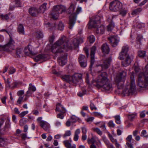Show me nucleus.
<instances>
[{
    "label": "nucleus",
    "instance_id": "nucleus-53",
    "mask_svg": "<svg viewBox=\"0 0 148 148\" xmlns=\"http://www.w3.org/2000/svg\"><path fill=\"white\" fill-rule=\"evenodd\" d=\"M21 83L20 82H15L12 84V86L11 87L12 88H15L17 87Z\"/></svg>",
    "mask_w": 148,
    "mask_h": 148
},
{
    "label": "nucleus",
    "instance_id": "nucleus-47",
    "mask_svg": "<svg viewBox=\"0 0 148 148\" xmlns=\"http://www.w3.org/2000/svg\"><path fill=\"white\" fill-rule=\"evenodd\" d=\"M75 9V7L74 5L72 4L71 5L69 8V13L73 12L74 10Z\"/></svg>",
    "mask_w": 148,
    "mask_h": 148
},
{
    "label": "nucleus",
    "instance_id": "nucleus-24",
    "mask_svg": "<svg viewBox=\"0 0 148 148\" xmlns=\"http://www.w3.org/2000/svg\"><path fill=\"white\" fill-rule=\"evenodd\" d=\"M17 32L20 34H25V30L23 25L20 24H19L17 29Z\"/></svg>",
    "mask_w": 148,
    "mask_h": 148
},
{
    "label": "nucleus",
    "instance_id": "nucleus-15",
    "mask_svg": "<svg viewBox=\"0 0 148 148\" xmlns=\"http://www.w3.org/2000/svg\"><path fill=\"white\" fill-rule=\"evenodd\" d=\"M111 60L112 58L111 57L103 59V63L101 66H99V67L101 68L102 69H107L110 65Z\"/></svg>",
    "mask_w": 148,
    "mask_h": 148
},
{
    "label": "nucleus",
    "instance_id": "nucleus-20",
    "mask_svg": "<svg viewBox=\"0 0 148 148\" xmlns=\"http://www.w3.org/2000/svg\"><path fill=\"white\" fill-rule=\"evenodd\" d=\"M102 51L104 53L108 54L110 51V48L108 45L106 44H103L101 47Z\"/></svg>",
    "mask_w": 148,
    "mask_h": 148
},
{
    "label": "nucleus",
    "instance_id": "nucleus-35",
    "mask_svg": "<svg viewBox=\"0 0 148 148\" xmlns=\"http://www.w3.org/2000/svg\"><path fill=\"white\" fill-rule=\"evenodd\" d=\"M63 143L66 148H71L72 147L71 143L68 140L64 141Z\"/></svg>",
    "mask_w": 148,
    "mask_h": 148
},
{
    "label": "nucleus",
    "instance_id": "nucleus-44",
    "mask_svg": "<svg viewBox=\"0 0 148 148\" xmlns=\"http://www.w3.org/2000/svg\"><path fill=\"white\" fill-rule=\"evenodd\" d=\"M90 43H93L95 40V38L93 35H90L88 38Z\"/></svg>",
    "mask_w": 148,
    "mask_h": 148
},
{
    "label": "nucleus",
    "instance_id": "nucleus-59",
    "mask_svg": "<svg viewBox=\"0 0 148 148\" xmlns=\"http://www.w3.org/2000/svg\"><path fill=\"white\" fill-rule=\"evenodd\" d=\"M15 1L16 6L21 7V4L20 2V0H15Z\"/></svg>",
    "mask_w": 148,
    "mask_h": 148
},
{
    "label": "nucleus",
    "instance_id": "nucleus-39",
    "mask_svg": "<svg viewBox=\"0 0 148 148\" xmlns=\"http://www.w3.org/2000/svg\"><path fill=\"white\" fill-rule=\"evenodd\" d=\"M142 39V37L141 36L138 35L136 38V43L140 45L141 44V41Z\"/></svg>",
    "mask_w": 148,
    "mask_h": 148
},
{
    "label": "nucleus",
    "instance_id": "nucleus-37",
    "mask_svg": "<svg viewBox=\"0 0 148 148\" xmlns=\"http://www.w3.org/2000/svg\"><path fill=\"white\" fill-rule=\"evenodd\" d=\"M9 14H6L3 15V14H1L0 15V17L3 20H7L9 18Z\"/></svg>",
    "mask_w": 148,
    "mask_h": 148
},
{
    "label": "nucleus",
    "instance_id": "nucleus-50",
    "mask_svg": "<svg viewBox=\"0 0 148 148\" xmlns=\"http://www.w3.org/2000/svg\"><path fill=\"white\" fill-rule=\"evenodd\" d=\"M100 127L101 129L103 131H104L106 129L105 126V123L104 122H102L101 123Z\"/></svg>",
    "mask_w": 148,
    "mask_h": 148
},
{
    "label": "nucleus",
    "instance_id": "nucleus-36",
    "mask_svg": "<svg viewBox=\"0 0 148 148\" xmlns=\"http://www.w3.org/2000/svg\"><path fill=\"white\" fill-rule=\"evenodd\" d=\"M146 55V52L145 51H140L138 52V56L142 58H144Z\"/></svg>",
    "mask_w": 148,
    "mask_h": 148
},
{
    "label": "nucleus",
    "instance_id": "nucleus-60",
    "mask_svg": "<svg viewBox=\"0 0 148 148\" xmlns=\"http://www.w3.org/2000/svg\"><path fill=\"white\" fill-rule=\"evenodd\" d=\"M105 143L107 145L108 148H110L113 146V145L112 144H111L108 140L106 141H105Z\"/></svg>",
    "mask_w": 148,
    "mask_h": 148
},
{
    "label": "nucleus",
    "instance_id": "nucleus-30",
    "mask_svg": "<svg viewBox=\"0 0 148 148\" xmlns=\"http://www.w3.org/2000/svg\"><path fill=\"white\" fill-rule=\"evenodd\" d=\"M23 51L21 49H17L16 51V54L18 57H20L23 56Z\"/></svg>",
    "mask_w": 148,
    "mask_h": 148
},
{
    "label": "nucleus",
    "instance_id": "nucleus-21",
    "mask_svg": "<svg viewBox=\"0 0 148 148\" xmlns=\"http://www.w3.org/2000/svg\"><path fill=\"white\" fill-rule=\"evenodd\" d=\"M29 14L32 16H35L38 13V11L37 9L34 7L30 8L29 9Z\"/></svg>",
    "mask_w": 148,
    "mask_h": 148
},
{
    "label": "nucleus",
    "instance_id": "nucleus-5",
    "mask_svg": "<svg viewBox=\"0 0 148 148\" xmlns=\"http://www.w3.org/2000/svg\"><path fill=\"white\" fill-rule=\"evenodd\" d=\"M66 10V8L64 6L62 5L55 6L52 9L50 17L54 19H56L58 18L59 14L65 12Z\"/></svg>",
    "mask_w": 148,
    "mask_h": 148
},
{
    "label": "nucleus",
    "instance_id": "nucleus-23",
    "mask_svg": "<svg viewBox=\"0 0 148 148\" xmlns=\"http://www.w3.org/2000/svg\"><path fill=\"white\" fill-rule=\"evenodd\" d=\"M96 33L97 34H103L105 31V28L103 25H101L99 27H96Z\"/></svg>",
    "mask_w": 148,
    "mask_h": 148
},
{
    "label": "nucleus",
    "instance_id": "nucleus-11",
    "mask_svg": "<svg viewBox=\"0 0 148 148\" xmlns=\"http://www.w3.org/2000/svg\"><path fill=\"white\" fill-rule=\"evenodd\" d=\"M100 17L98 15L94 16L92 18L90 19L88 24L89 25V28H96L97 24L100 23Z\"/></svg>",
    "mask_w": 148,
    "mask_h": 148
},
{
    "label": "nucleus",
    "instance_id": "nucleus-12",
    "mask_svg": "<svg viewBox=\"0 0 148 148\" xmlns=\"http://www.w3.org/2000/svg\"><path fill=\"white\" fill-rule=\"evenodd\" d=\"M78 61L80 66L83 68L86 67L87 66V60L84 55L80 54L78 58Z\"/></svg>",
    "mask_w": 148,
    "mask_h": 148
},
{
    "label": "nucleus",
    "instance_id": "nucleus-49",
    "mask_svg": "<svg viewBox=\"0 0 148 148\" xmlns=\"http://www.w3.org/2000/svg\"><path fill=\"white\" fill-rule=\"evenodd\" d=\"M100 127L101 129L103 131H104L106 129L105 126V123L104 122H102L101 123Z\"/></svg>",
    "mask_w": 148,
    "mask_h": 148
},
{
    "label": "nucleus",
    "instance_id": "nucleus-22",
    "mask_svg": "<svg viewBox=\"0 0 148 148\" xmlns=\"http://www.w3.org/2000/svg\"><path fill=\"white\" fill-rule=\"evenodd\" d=\"M40 126L45 131H48L50 127V125L47 122L42 121L40 125Z\"/></svg>",
    "mask_w": 148,
    "mask_h": 148
},
{
    "label": "nucleus",
    "instance_id": "nucleus-64",
    "mask_svg": "<svg viewBox=\"0 0 148 148\" xmlns=\"http://www.w3.org/2000/svg\"><path fill=\"white\" fill-rule=\"evenodd\" d=\"M28 111H26L22 112L21 114H20V116L21 117H22L24 116L26 114L28 113Z\"/></svg>",
    "mask_w": 148,
    "mask_h": 148
},
{
    "label": "nucleus",
    "instance_id": "nucleus-63",
    "mask_svg": "<svg viewBox=\"0 0 148 148\" xmlns=\"http://www.w3.org/2000/svg\"><path fill=\"white\" fill-rule=\"evenodd\" d=\"M55 38V37L53 35H52L49 38V42L51 43H52Z\"/></svg>",
    "mask_w": 148,
    "mask_h": 148
},
{
    "label": "nucleus",
    "instance_id": "nucleus-54",
    "mask_svg": "<svg viewBox=\"0 0 148 148\" xmlns=\"http://www.w3.org/2000/svg\"><path fill=\"white\" fill-rule=\"evenodd\" d=\"M90 107L91 110H96L97 109V108L95 106L94 104L92 103L91 101L90 102Z\"/></svg>",
    "mask_w": 148,
    "mask_h": 148
},
{
    "label": "nucleus",
    "instance_id": "nucleus-17",
    "mask_svg": "<svg viewBox=\"0 0 148 148\" xmlns=\"http://www.w3.org/2000/svg\"><path fill=\"white\" fill-rule=\"evenodd\" d=\"M133 58L131 57L129 55L124 56L125 60L122 62V65L124 66L127 67L129 66L133 60Z\"/></svg>",
    "mask_w": 148,
    "mask_h": 148
},
{
    "label": "nucleus",
    "instance_id": "nucleus-58",
    "mask_svg": "<svg viewBox=\"0 0 148 148\" xmlns=\"http://www.w3.org/2000/svg\"><path fill=\"white\" fill-rule=\"evenodd\" d=\"M86 90L83 91L82 92H79L77 94L80 97H82L86 93Z\"/></svg>",
    "mask_w": 148,
    "mask_h": 148
},
{
    "label": "nucleus",
    "instance_id": "nucleus-32",
    "mask_svg": "<svg viewBox=\"0 0 148 148\" xmlns=\"http://www.w3.org/2000/svg\"><path fill=\"white\" fill-rule=\"evenodd\" d=\"M46 27H48L51 30H52L53 29H54L55 27L56 26V24L55 23L51 24L49 23H48L47 24H46Z\"/></svg>",
    "mask_w": 148,
    "mask_h": 148
},
{
    "label": "nucleus",
    "instance_id": "nucleus-61",
    "mask_svg": "<svg viewBox=\"0 0 148 148\" xmlns=\"http://www.w3.org/2000/svg\"><path fill=\"white\" fill-rule=\"evenodd\" d=\"M24 92L23 90H20L18 91L17 94L18 96H22L24 94Z\"/></svg>",
    "mask_w": 148,
    "mask_h": 148
},
{
    "label": "nucleus",
    "instance_id": "nucleus-3",
    "mask_svg": "<svg viewBox=\"0 0 148 148\" xmlns=\"http://www.w3.org/2000/svg\"><path fill=\"white\" fill-rule=\"evenodd\" d=\"M145 71L138 75V85L141 88L148 87V64L145 66Z\"/></svg>",
    "mask_w": 148,
    "mask_h": 148
},
{
    "label": "nucleus",
    "instance_id": "nucleus-33",
    "mask_svg": "<svg viewBox=\"0 0 148 148\" xmlns=\"http://www.w3.org/2000/svg\"><path fill=\"white\" fill-rule=\"evenodd\" d=\"M66 112H65L64 110H63L62 112H60L59 113L57 114V118L60 119H63L64 118V114Z\"/></svg>",
    "mask_w": 148,
    "mask_h": 148
},
{
    "label": "nucleus",
    "instance_id": "nucleus-28",
    "mask_svg": "<svg viewBox=\"0 0 148 148\" xmlns=\"http://www.w3.org/2000/svg\"><path fill=\"white\" fill-rule=\"evenodd\" d=\"M26 47L30 54L32 55H35L36 54L37 52L34 51V49L32 46L29 45Z\"/></svg>",
    "mask_w": 148,
    "mask_h": 148
},
{
    "label": "nucleus",
    "instance_id": "nucleus-8",
    "mask_svg": "<svg viewBox=\"0 0 148 148\" xmlns=\"http://www.w3.org/2000/svg\"><path fill=\"white\" fill-rule=\"evenodd\" d=\"M14 40L12 39V37L10 35V40L8 42L4 45H0V47L1 49L7 52H9L12 50L14 49Z\"/></svg>",
    "mask_w": 148,
    "mask_h": 148
},
{
    "label": "nucleus",
    "instance_id": "nucleus-10",
    "mask_svg": "<svg viewBox=\"0 0 148 148\" xmlns=\"http://www.w3.org/2000/svg\"><path fill=\"white\" fill-rule=\"evenodd\" d=\"M82 8L81 7H78L77 9V13H75L71 14L69 16V28L71 29L73 27L76 22L77 18V15L81 10Z\"/></svg>",
    "mask_w": 148,
    "mask_h": 148
},
{
    "label": "nucleus",
    "instance_id": "nucleus-42",
    "mask_svg": "<svg viewBox=\"0 0 148 148\" xmlns=\"http://www.w3.org/2000/svg\"><path fill=\"white\" fill-rule=\"evenodd\" d=\"M71 134V132L70 130H67L66 131L64 134L63 135V137L64 138H66L67 137L69 136Z\"/></svg>",
    "mask_w": 148,
    "mask_h": 148
},
{
    "label": "nucleus",
    "instance_id": "nucleus-41",
    "mask_svg": "<svg viewBox=\"0 0 148 148\" xmlns=\"http://www.w3.org/2000/svg\"><path fill=\"white\" fill-rule=\"evenodd\" d=\"M92 130L96 132L99 135H102V132L99 128H93Z\"/></svg>",
    "mask_w": 148,
    "mask_h": 148
},
{
    "label": "nucleus",
    "instance_id": "nucleus-45",
    "mask_svg": "<svg viewBox=\"0 0 148 148\" xmlns=\"http://www.w3.org/2000/svg\"><path fill=\"white\" fill-rule=\"evenodd\" d=\"M119 11H120V14L123 16H125L127 13V10L125 9H122V8H121Z\"/></svg>",
    "mask_w": 148,
    "mask_h": 148
},
{
    "label": "nucleus",
    "instance_id": "nucleus-27",
    "mask_svg": "<svg viewBox=\"0 0 148 148\" xmlns=\"http://www.w3.org/2000/svg\"><path fill=\"white\" fill-rule=\"evenodd\" d=\"M47 3H44L42 4L39 8L38 10V12L40 13H44L46 9Z\"/></svg>",
    "mask_w": 148,
    "mask_h": 148
},
{
    "label": "nucleus",
    "instance_id": "nucleus-46",
    "mask_svg": "<svg viewBox=\"0 0 148 148\" xmlns=\"http://www.w3.org/2000/svg\"><path fill=\"white\" fill-rule=\"evenodd\" d=\"M36 36L37 38H40L43 37V35L42 32L40 31H38L36 33Z\"/></svg>",
    "mask_w": 148,
    "mask_h": 148
},
{
    "label": "nucleus",
    "instance_id": "nucleus-57",
    "mask_svg": "<svg viewBox=\"0 0 148 148\" xmlns=\"http://www.w3.org/2000/svg\"><path fill=\"white\" fill-rule=\"evenodd\" d=\"M21 131L19 129H17L15 134V135L17 136L20 137L21 136L20 134L21 133Z\"/></svg>",
    "mask_w": 148,
    "mask_h": 148
},
{
    "label": "nucleus",
    "instance_id": "nucleus-14",
    "mask_svg": "<svg viewBox=\"0 0 148 148\" xmlns=\"http://www.w3.org/2000/svg\"><path fill=\"white\" fill-rule=\"evenodd\" d=\"M129 47L128 45L123 46L122 47V51L119 55V58L121 60H123L124 56H125L128 55V52Z\"/></svg>",
    "mask_w": 148,
    "mask_h": 148
},
{
    "label": "nucleus",
    "instance_id": "nucleus-2",
    "mask_svg": "<svg viewBox=\"0 0 148 148\" xmlns=\"http://www.w3.org/2000/svg\"><path fill=\"white\" fill-rule=\"evenodd\" d=\"M96 85L99 88H102L106 91H111L113 88L111 82L108 77L107 73L104 72L98 76Z\"/></svg>",
    "mask_w": 148,
    "mask_h": 148
},
{
    "label": "nucleus",
    "instance_id": "nucleus-1",
    "mask_svg": "<svg viewBox=\"0 0 148 148\" xmlns=\"http://www.w3.org/2000/svg\"><path fill=\"white\" fill-rule=\"evenodd\" d=\"M72 49L69 41L67 40L66 37L64 36L54 44L52 47V50L56 56L58 55V53H62V55L58 58V62L62 66L66 63L67 56L66 53L63 52L71 50Z\"/></svg>",
    "mask_w": 148,
    "mask_h": 148
},
{
    "label": "nucleus",
    "instance_id": "nucleus-52",
    "mask_svg": "<svg viewBox=\"0 0 148 148\" xmlns=\"http://www.w3.org/2000/svg\"><path fill=\"white\" fill-rule=\"evenodd\" d=\"M59 29L60 30H63L64 26L62 22H60L59 23L58 25Z\"/></svg>",
    "mask_w": 148,
    "mask_h": 148
},
{
    "label": "nucleus",
    "instance_id": "nucleus-9",
    "mask_svg": "<svg viewBox=\"0 0 148 148\" xmlns=\"http://www.w3.org/2000/svg\"><path fill=\"white\" fill-rule=\"evenodd\" d=\"M122 3L120 1L114 0L110 3L109 8L111 10L116 12L120 10L122 8Z\"/></svg>",
    "mask_w": 148,
    "mask_h": 148
},
{
    "label": "nucleus",
    "instance_id": "nucleus-34",
    "mask_svg": "<svg viewBox=\"0 0 148 148\" xmlns=\"http://www.w3.org/2000/svg\"><path fill=\"white\" fill-rule=\"evenodd\" d=\"M136 116V114L135 113L130 114L128 115V119L130 121H132L135 118Z\"/></svg>",
    "mask_w": 148,
    "mask_h": 148
},
{
    "label": "nucleus",
    "instance_id": "nucleus-56",
    "mask_svg": "<svg viewBox=\"0 0 148 148\" xmlns=\"http://www.w3.org/2000/svg\"><path fill=\"white\" fill-rule=\"evenodd\" d=\"M5 82L6 84V86L7 87L11 88L12 86L10 85V82L9 81L8 79L6 80L4 79Z\"/></svg>",
    "mask_w": 148,
    "mask_h": 148
},
{
    "label": "nucleus",
    "instance_id": "nucleus-7",
    "mask_svg": "<svg viewBox=\"0 0 148 148\" xmlns=\"http://www.w3.org/2000/svg\"><path fill=\"white\" fill-rule=\"evenodd\" d=\"M60 77L64 81L74 85H75L76 83L79 82L78 77L75 75L71 76L64 75H60Z\"/></svg>",
    "mask_w": 148,
    "mask_h": 148
},
{
    "label": "nucleus",
    "instance_id": "nucleus-25",
    "mask_svg": "<svg viewBox=\"0 0 148 148\" xmlns=\"http://www.w3.org/2000/svg\"><path fill=\"white\" fill-rule=\"evenodd\" d=\"M63 110H64L65 112H66L65 108L60 103H58L56 105V108L55 111L56 112L58 111L60 112Z\"/></svg>",
    "mask_w": 148,
    "mask_h": 148
},
{
    "label": "nucleus",
    "instance_id": "nucleus-19",
    "mask_svg": "<svg viewBox=\"0 0 148 148\" xmlns=\"http://www.w3.org/2000/svg\"><path fill=\"white\" fill-rule=\"evenodd\" d=\"M132 135H129L126 138V145L128 148H134L133 147V144L132 143Z\"/></svg>",
    "mask_w": 148,
    "mask_h": 148
},
{
    "label": "nucleus",
    "instance_id": "nucleus-51",
    "mask_svg": "<svg viewBox=\"0 0 148 148\" xmlns=\"http://www.w3.org/2000/svg\"><path fill=\"white\" fill-rule=\"evenodd\" d=\"M142 10L141 8H137L133 11L132 12V14L134 15L139 13L142 11Z\"/></svg>",
    "mask_w": 148,
    "mask_h": 148
},
{
    "label": "nucleus",
    "instance_id": "nucleus-29",
    "mask_svg": "<svg viewBox=\"0 0 148 148\" xmlns=\"http://www.w3.org/2000/svg\"><path fill=\"white\" fill-rule=\"evenodd\" d=\"M80 130L79 129H77L75 132L74 136L73 138L74 140L75 141L78 140L79 138L78 135L80 133Z\"/></svg>",
    "mask_w": 148,
    "mask_h": 148
},
{
    "label": "nucleus",
    "instance_id": "nucleus-38",
    "mask_svg": "<svg viewBox=\"0 0 148 148\" xmlns=\"http://www.w3.org/2000/svg\"><path fill=\"white\" fill-rule=\"evenodd\" d=\"M28 89L31 90L33 92L35 91L36 90L35 87L30 83L29 84Z\"/></svg>",
    "mask_w": 148,
    "mask_h": 148
},
{
    "label": "nucleus",
    "instance_id": "nucleus-48",
    "mask_svg": "<svg viewBox=\"0 0 148 148\" xmlns=\"http://www.w3.org/2000/svg\"><path fill=\"white\" fill-rule=\"evenodd\" d=\"M77 117L74 115L72 116L71 118L70 119L71 121V122L73 123L75 122L77 120Z\"/></svg>",
    "mask_w": 148,
    "mask_h": 148
},
{
    "label": "nucleus",
    "instance_id": "nucleus-4",
    "mask_svg": "<svg viewBox=\"0 0 148 148\" xmlns=\"http://www.w3.org/2000/svg\"><path fill=\"white\" fill-rule=\"evenodd\" d=\"M126 75V72L125 71H123L117 75L115 78V83L118 89H121L123 88Z\"/></svg>",
    "mask_w": 148,
    "mask_h": 148
},
{
    "label": "nucleus",
    "instance_id": "nucleus-55",
    "mask_svg": "<svg viewBox=\"0 0 148 148\" xmlns=\"http://www.w3.org/2000/svg\"><path fill=\"white\" fill-rule=\"evenodd\" d=\"M108 126L110 127H114L115 126V124L112 121H110L108 123Z\"/></svg>",
    "mask_w": 148,
    "mask_h": 148
},
{
    "label": "nucleus",
    "instance_id": "nucleus-16",
    "mask_svg": "<svg viewBox=\"0 0 148 148\" xmlns=\"http://www.w3.org/2000/svg\"><path fill=\"white\" fill-rule=\"evenodd\" d=\"M112 46L114 47L116 46L119 41V38L116 36H112L108 38Z\"/></svg>",
    "mask_w": 148,
    "mask_h": 148
},
{
    "label": "nucleus",
    "instance_id": "nucleus-18",
    "mask_svg": "<svg viewBox=\"0 0 148 148\" xmlns=\"http://www.w3.org/2000/svg\"><path fill=\"white\" fill-rule=\"evenodd\" d=\"M83 42V38L82 36L80 37L79 39L75 38L73 42L74 47L75 48L78 47L79 43H82Z\"/></svg>",
    "mask_w": 148,
    "mask_h": 148
},
{
    "label": "nucleus",
    "instance_id": "nucleus-31",
    "mask_svg": "<svg viewBox=\"0 0 148 148\" xmlns=\"http://www.w3.org/2000/svg\"><path fill=\"white\" fill-rule=\"evenodd\" d=\"M114 27V23L112 21H111L107 26V29L108 31H111Z\"/></svg>",
    "mask_w": 148,
    "mask_h": 148
},
{
    "label": "nucleus",
    "instance_id": "nucleus-40",
    "mask_svg": "<svg viewBox=\"0 0 148 148\" xmlns=\"http://www.w3.org/2000/svg\"><path fill=\"white\" fill-rule=\"evenodd\" d=\"M115 122L116 123L119 124L121 123L120 117L119 115H116L114 116Z\"/></svg>",
    "mask_w": 148,
    "mask_h": 148
},
{
    "label": "nucleus",
    "instance_id": "nucleus-43",
    "mask_svg": "<svg viewBox=\"0 0 148 148\" xmlns=\"http://www.w3.org/2000/svg\"><path fill=\"white\" fill-rule=\"evenodd\" d=\"M24 97L23 96L19 97L18 99L16 101V105H18L21 103V102L23 101Z\"/></svg>",
    "mask_w": 148,
    "mask_h": 148
},
{
    "label": "nucleus",
    "instance_id": "nucleus-62",
    "mask_svg": "<svg viewBox=\"0 0 148 148\" xmlns=\"http://www.w3.org/2000/svg\"><path fill=\"white\" fill-rule=\"evenodd\" d=\"M7 99V97L6 96H4L2 98H1V100L2 102L4 104L6 105V100Z\"/></svg>",
    "mask_w": 148,
    "mask_h": 148
},
{
    "label": "nucleus",
    "instance_id": "nucleus-6",
    "mask_svg": "<svg viewBox=\"0 0 148 148\" xmlns=\"http://www.w3.org/2000/svg\"><path fill=\"white\" fill-rule=\"evenodd\" d=\"M136 91L134 76L132 75L130 77V84L129 87H126L123 92L125 94L130 95L134 94Z\"/></svg>",
    "mask_w": 148,
    "mask_h": 148
},
{
    "label": "nucleus",
    "instance_id": "nucleus-26",
    "mask_svg": "<svg viewBox=\"0 0 148 148\" xmlns=\"http://www.w3.org/2000/svg\"><path fill=\"white\" fill-rule=\"evenodd\" d=\"M45 55L40 54L34 57V59L36 62H38L40 60H45Z\"/></svg>",
    "mask_w": 148,
    "mask_h": 148
},
{
    "label": "nucleus",
    "instance_id": "nucleus-13",
    "mask_svg": "<svg viewBox=\"0 0 148 148\" xmlns=\"http://www.w3.org/2000/svg\"><path fill=\"white\" fill-rule=\"evenodd\" d=\"M96 50V48L95 46H92L90 49V70H91L95 62V55Z\"/></svg>",
    "mask_w": 148,
    "mask_h": 148
}]
</instances>
